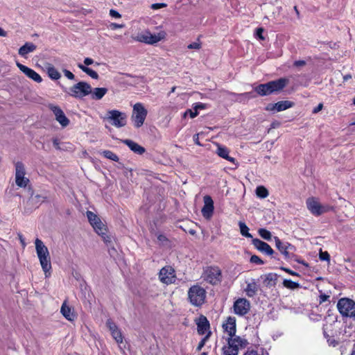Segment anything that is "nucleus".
I'll return each mask as SVG.
<instances>
[{
    "label": "nucleus",
    "instance_id": "f257e3e1",
    "mask_svg": "<svg viewBox=\"0 0 355 355\" xmlns=\"http://www.w3.org/2000/svg\"><path fill=\"white\" fill-rule=\"evenodd\" d=\"M35 250L40 265L45 276L47 277L51 275V257L47 247L42 240L36 239L35 241Z\"/></svg>",
    "mask_w": 355,
    "mask_h": 355
},
{
    "label": "nucleus",
    "instance_id": "f03ea898",
    "mask_svg": "<svg viewBox=\"0 0 355 355\" xmlns=\"http://www.w3.org/2000/svg\"><path fill=\"white\" fill-rule=\"evenodd\" d=\"M288 83V79L281 78L265 84H260L254 88V90L261 96H268L272 93L282 91Z\"/></svg>",
    "mask_w": 355,
    "mask_h": 355
},
{
    "label": "nucleus",
    "instance_id": "7ed1b4c3",
    "mask_svg": "<svg viewBox=\"0 0 355 355\" xmlns=\"http://www.w3.org/2000/svg\"><path fill=\"white\" fill-rule=\"evenodd\" d=\"M227 345L223 347V355H238L240 349L245 348L248 342L236 334L227 338Z\"/></svg>",
    "mask_w": 355,
    "mask_h": 355
},
{
    "label": "nucleus",
    "instance_id": "20e7f679",
    "mask_svg": "<svg viewBox=\"0 0 355 355\" xmlns=\"http://www.w3.org/2000/svg\"><path fill=\"white\" fill-rule=\"evenodd\" d=\"M206 293L200 286H192L188 291V300L193 306L200 307L205 302Z\"/></svg>",
    "mask_w": 355,
    "mask_h": 355
},
{
    "label": "nucleus",
    "instance_id": "39448f33",
    "mask_svg": "<svg viewBox=\"0 0 355 355\" xmlns=\"http://www.w3.org/2000/svg\"><path fill=\"white\" fill-rule=\"evenodd\" d=\"M166 33L164 31H161L157 34H152L149 30H145L138 33L134 37V40L139 42L152 45L164 39Z\"/></svg>",
    "mask_w": 355,
    "mask_h": 355
},
{
    "label": "nucleus",
    "instance_id": "423d86ee",
    "mask_svg": "<svg viewBox=\"0 0 355 355\" xmlns=\"http://www.w3.org/2000/svg\"><path fill=\"white\" fill-rule=\"evenodd\" d=\"M306 207L310 212L316 216L327 213L334 209L332 206L329 205H321L320 202L315 198H309L306 200Z\"/></svg>",
    "mask_w": 355,
    "mask_h": 355
},
{
    "label": "nucleus",
    "instance_id": "0eeeda50",
    "mask_svg": "<svg viewBox=\"0 0 355 355\" xmlns=\"http://www.w3.org/2000/svg\"><path fill=\"white\" fill-rule=\"evenodd\" d=\"M148 114L147 110L141 103H137L134 105L131 119L134 126L137 128L143 125Z\"/></svg>",
    "mask_w": 355,
    "mask_h": 355
},
{
    "label": "nucleus",
    "instance_id": "6e6552de",
    "mask_svg": "<svg viewBox=\"0 0 355 355\" xmlns=\"http://www.w3.org/2000/svg\"><path fill=\"white\" fill-rule=\"evenodd\" d=\"M337 308L343 317L355 315V302L349 298L343 297L338 300Z\"/></svg>",
    "mask_w": 355,
    "mask_h": 355
},
{
    "label": "nucleus",
    "instance_id": "1a4fd4ad",
    "mask_svg": "<svg viewBox=\"0 0 355 355\" xmlns=\"http://www.w3.org/2000/svg\"><path fill=\"white\" fill-rule=\"evenodd\" d=\"M275 246L277 250L282 254L286 259H291L295 258L294 252L296 248L288 242L282 241L277 236L274 237Z\"/></svg>",
    "mask_w": 355,
    "mask_h": 355
},
{
    "label": "nucleus",
    "instance_id": "9d476101",
    "mask_svg": "<svg viewBox=\"0 0 355 355\" xmlns=\"http://www.w3.org/2000/svg\"><path fill=\"white\" fill-rule=\"evenodd\" d=\"M92 92V87L86 82H79L70 88V95L75 98H83Z\"/></svg>",
    "mask_w": 355,
    "mask_h": 355
},
{
    "label": "nucleus",
    "instance_id": "9b49d317",
    "mask_svg": "<svg viewBox=\"0 0 355 355\" xmlns=\"http://www.w3.org/2000/svg\"><path fill=\"white\" fill-rule=\"evenodd\" d=\"M204 279L212 285L217 284L221 281V270L216 266L207 267L204 271Z\"/></svg>",
    "mask_w": 355,
    "mask_h": 355
},
{
    "label": "nucleus",
    "instance_id": "f8f14e48",
    "mask_svg": "<svg viewBox=\"0 0 355 355\" xmlns=\"http://www.w3.org/2000/svg\"><path fill=\"white\" fill-rule=\"evenodd\" d=\"M107 119L112 121V125L116 128H121L126 125V114L118 110L109 111L107 112Z\"/></svg>",
    "mask_w": 355,
    "mask_h": 355
},
{
    "label": "nucleus",
    "instance_id": "ddd939ff",
    "mask_svg": "<svg viewBox=\"0 0 355 355\" xmlns=\"http://www.w3.org/2000/svg\"><path fill=\"white\" fill-rule=\"evenodd\" d=\"M25 167L22 162L15 163V182L19 187H26L29 182V180L25 178Z\"/></svg>",
    "mask_w": 355,
    "mask_h": 355
},
{
    "label": "nucleus",
    "instance_id": "4468645a",
    "mask_svg": "<svg viewBox=\"0 0 355 355\" xmlns=\"http://www.w3.org/2000/svg\"><path fill=\"white\" fill-rule=\"evenodd\" d=\"M204 205L201 209L202 215L206 219H210L214 214V206L211 197L206 195L203 197Z\"/></svg>",
    "mask_w": 355,
    "mask_h": 355
},
{
    "label": "nucleus",
    "instance_id": "2eb2a0df",
    "mask_svg": "<svg viewBox=\"0 0 355 355\" xmlns=\"http://www.w3.org/2000/svg\"><path fill=\"white\" fill-rule=\"evenodd\" d=\"M250 304L245 298H239L234 303V313L239 315H245L250 310Z\"/></svg>",
    "mask_w": 355,
    "mask_h": 355
},
{
    "label": "nucleus",
    "instance_id": "dca6fc26",
    "mask_svg": "<svg viewBox=\"0 0 355 355\" xmlns=\"http://www.w3.org/2000/svg\"><path fill=\"white\" fill-rule=\"evenodd\" d=\"M252 242L254 248L263 254L271 257L275 254V251L267 243L259 239H253Z\"/></svg>",
    "mask_w": 355,
    "mask_h": 355
},
{
    "label": "nucleus",
    "instance_id": "f3484780",
    "mask_svg": "<svg viewBox=\"0 0 355 355\" xmlns=\"http://www.w3.org/2000/svg\"><path fill=\"white\" fill-rule=\"evenodd\" d=\"M16 65L19 69V70L22 71L28 78L38 83L42 81V78L40 75L33 69L28 68V67L19 63V62H16Z\"/></svg>",
    "mask_w": 355,
    "mask_h": 355
},
{
    "label": "nucleus",
    "instance_id": "a211bd4d",
    "mask_svg": "<svg viewBox=\"0 0 355 355\" xmlns=\"http://www.w3.org/2000/svg\"><path fill=\"white\" fill-rule=\"evenodd\" d=\"M159 277L163 283L171 284L174 281L175 270L170 266L164 267L160 270Z\"/></svg>",
    "mask_w": 355,
    "mask_h": 355
},
{
    "label": "nucleus",
    "instance_id": "6ab92c4d",
    "mask_svg": "<svg viewBox=\"0 0 355 355\" xmlns=\"http://www.w3.org/2000/svg\"><path fill=\"white\" fill-rule=\"evenodd\" d=\"M293 103L289 101H279L274 104H269L266 110L269 111L281 112L293 107Z\"/></svg>",
    "mask_w": 355,
    "mask_h": 355
},
{
    "label": "nucleus",
    "instance_id": "aec40b11",
    "mask_svg": "<svg viewBox=\"0 0 355 355\" xmlns=\"http://www.w3.org/2000/svg\"><path fill=\"white\" fill-rule=\"evenodd\" d=\"M223 328L228 334L229 337L234 336L236 334V318L234 317H228L223 324Z\"/></svg>",
    "mask_w": 355,
    "mask_h": 355
},
{
    "label": "nucleus",
    "instance_id": "412c9836",
    "mask_svg": "<svg viewBox=\"0 0 355 355\" xmlns=\"http://www.w3.org/2000/svg\"><path fill=\"white\" fill-rule=\"evenodd\" d=\"M93 228L103 238L105 243H108L111 242L110 237L107 234V228L101 220L96 223V225Z\"/></svg>",
    "mask_w": 355,
    "mask_h": 355
},
{
    "label": "nucleus",
    "instance_id": "4be33fe9",
    "mask_svg": "<svg viewBox=\"0 0 355 355\" xmlns=\"http://www.w3.org/2000/svg\"><path fill=\"white\" fill-rule=\"evenodd\" d=\"M209 329V322L207 318L201 315L197 322V330L200 335H204Z\"/></svg>",
    "mask_w": 355,
    "mask_h": 355
},
{
    "label": "nucleus",
    "instance_id": "5701e85b",
    "mask_svg": "<svg viewBox=\"0 0 355 355\" xmlns=\"http://www.w3.org/2000/svg\"><path fill=\"white\" fill-rule=\"evenodd\" d=\"M123 143L126 144L135 153L142 155L145 153L146 150L143 146L130 139H125L123 141Z\"/></svg>",
    "mask_w": 355,
    "mask_h": 355
},
{
    "label": "nucleus",
    "instance_id": "b1692460",
    "mask_svg": "<svg viewBox=\"0 0 355 355\" xmlns=\"http://www.w3.org/2000/svg\"><path fill=\"white\" fill-rule=\"evenodd\" d=\"M37 49V46L32 42H26L22 46H21L18 51L19 54L26 58L27 54L33 52Z\"/></svg>",
    "mask_w": 355,
    "mask_h": 355
},
{
    "label": "nucleus",
    "instance_id": "393cba45",
    "mask_svg": "<svg viewBox=\"0 0 355 355\" xmlns=\"http://www.w3.org/2000/svg\"><path fill=\"white\" fill-rule=\"evenodd\" d=\"M60 312L63 316L69 321H73L76 318V315L71 308L67 305L66 301L63 302L60 309Z\"/></svg>",
    "mask_w": 355,
    "mask_h": 355
},
{
    "label": "nucleus",
    "instance_id": "a878e982",
    "mask_svg": "<svg viewBox=\"0 0 355 355\" xmlns=\"http://www.w3.org/2000/svg\"><path fill=\"white\" fill-rule=\"evenodd\" d=\"M229 153H230V151L227 148L220 146V145H218V148L216 150V154L219 157H220L230 162L234 163L235 159L234 157L229 156Z\"/></svg>",
    "mask_w": 355,
    "mask_h": 355
},
{
    "label": "nucleus",
    "instance_id": "bb28decb",
    "mask_svg": "<svg viewBox=\"0 0 355 355\" xmlns=\"http://www.w3.org/2000/svg\"><path fill=\"white\" fill-rule=\"evenodd\" d=\"M277 275L275 273H268L263 277V284L268 288H271L276 285Z\"/></svg>",
    "mask_w": 355,
    "mask_h": 355
},
{
    "label": "nucleus",
    "instance_id": "cd10ccee",
    "mask_svg": "<svg viewBox=\"0 0 355 355\" xmlns=\"http://www.w3.org/2000/svg\"><path fill=\"white\" fill-rule=\"evenodd\" d=\"M107 92V89L105 87H96L94 90L92 89L90 94L92 99L100 100L105 95Z\"/></svg>",
    "mask_w": 355,
    "mask_h": 355
},
{
    "label": "nucleus",
    "instance_id": "c85d7f7f",
    "mask_svg": "<svg viewBox=\"0 0 355 355\" xmlns=\"http://www.w3.org/2000/svg\"><path fill=\"white\" fill-rule=\"evenodd\" d=\"M245 291L247 295L250 297L254 296L257 294L258 291V285L255 282L254 279H252L251 282L248 283Z\"/></svg>",
    "mask_w": 355,
    "mask_h": 355
},
{
    "label": "nucleus",
    "instance_id": "c756f323",
    "mask_svg": "<svg viewBox=\"0 0 355 355\" xmlns=\"http://www.w3.org/2000/svg\"><path fill=\"white\" fill-rule=\"evenodd\" d=\"M46 69L48 76L52 80H58L61 77L60 72L52 64H47Z\"/></svg>",
    "mask_w": 355,
    "mask_h": 355
},
{
    "label": "nucleus",
    "instance_id": "7c9ffc66",
    "mask_svg": "<svg viewBox=\"0 0 355 355\" xmlns=\"http://www.w3.org/2000/svg\"><path fill=\"white\" fill-rule=\"evenodd\" d=\"M78 67L79 69H80L86 73L87 75H89L90 77H92L94 79H98V74L96 71L92 70V69L84 66L82 64H78Z\"/></svg>",
    "mask_w": 355,
    "mask_h": 355
},
{
    "label": "nucleus",
    "instance_id": "2f4dec72",
    "mask_svg": "<svg viewBox=\"0 0 355 355\" xmlns=\"http://www.w3.org/2000/svg\"><path fill=\"white\" fill-rule=\"evenodd\" d=\"M239 226L242 236L247 238H252V234L249 233V228L245 223L239 221Z\"/></svg>",
    "mask_w": 355,
    "mask_h": 355
},
{
    "label": "nucleus",
    "instance_id": "473e14b6",
    "mask_svg": "<svg viewBox=\"0 0 355 355\" xmlns=\"http://www.w3.org/2000/svg\"><path fill=\"white\" fill-rule=\"evenodd\" d=\"M256 195L260 198H266L268 196V189L263 186H259L256 189Z\"/></svg>",
    "mask_w": 355,
    "mask_h": 355
},
{
    "label": "nucleus",
    "instance_id": "72a5a7b5",
    "mask_svg": "<svg viewBox=\"0 0 355 355\" xmlns=\"http://www.w3.org/2000/svg\"><path fill=\"white\" fill-rule=\"evenodd\" d=\"M86 214L88 220L93 227L96 225V223L101 220L96 214L91 211H87Z\"/></svg>",
    "mask_w": 355,
    "mask_h": 355
},
{
    "label": "nucleus",
    "instance_id": "f704fd0d",
    "mask_svg": "<svg viewBox=\"0 0 355 355\" xmlns=\"http://www.w3.org/2000/svg\"><path fill=\"white\" fill-rule=\"evenodd\" d=\"M55 119L63 128L67 127L70 123L69 119L65 116L64 112L60 115H58Z\"/></svg>",
    "mask_w": 355,
    "mask_h": 355
},
{
    "label": "nucleus",
    "instance_id": "c9c22d12",
    "mask_svg": "<svg viewBox=\"0 0 355 355\" xmlns=\"http://www.w3.org/2000/svg\"><path fill=\"white\" fill-rule=\"evenodd\" d=\"M101 154L107 159H109L110 160H112V161H114V162H118L119 161V157L115 154L113 152H112L111 150H103Z\"/></svg>",
    "mask_w": 355,
    "mask_h": 355
},
{
    "label": "nucleus",
    "instance_id": "e433bc0d",
    "mask_svg": "<svg viewBox=\"0 0 355 355\" xmlns=\"http://www.w3.org/2000/svg\"><path fill=\"white\" fill-rule=\"evenodd\" d=\"M283 285L284 287L290 289H295L300 287V284L298 283L293 282L291 279H284L283 281Z\"/></svg>",
    "mask_w": 355,
    "mask_h": 355
},
{
    "label": "nucleus",
    "instance_id": "4c0bfd02",
    "mask_svg": "<svg viewBox=\"0 0 355 355\" xmlns=\"http://www.w3.org/2000/svg\"><path fill=\"white\" fill-rule=\"evenodd\" d=\"M259 234L265 240L270 241L272 239V234L266 229L261 228L258 230Z\"/></svg>",
    "mask_w": 355,
    "mask_h": 355
},
{
    "label": "nucleus",
    "instance_id": "58836bf2",
    "mask_svg": "<svg viewBox=\"0 0 355 355\" xmlns=\"http://www.w3.org/2000/svg\"><path fill=\"white\" fill-rule=\"evenodd\" d=\"M49 108L50 110H51L53 112L55 118L58 117V115H60L61 114L63 113V111L59 106H57V105H55L53 104H50L49 105Z\"/></svg>",
    "mask_w": 355,
    "mask_h": 355
},
{
    "label": "nucleus",
    "instance_id": "ea45409f",
    "mask_svg": "<svg viewBox=\"0 0 355 355\" xmlns=\"http://www.w3.org/2000/svg\"><path fill=\"white\" fill-rule=\"evenodd\" d=\"M113 338L118 343H121L123 342V336L121 334V332L119 329L111 333Z\"/></svg>",
    "mask_w": 355,
    "mask_h": 355
},
{
    "label": "nucleus",
    "instance_id": "a19ab883",
    "mask_svg": "<svg viewBox=\"0 0 355 355\" xmlns=\"http://www.w3.org/2000/svg\"><path fill=\"white\" fill-rule=\"evenodd\" d=\"M106 325L108 327V329H110V331H111V333L119 329L116 324L111 319H108L107 320Z\"/></svg>",
    "mask_w": 355,
    "mask_h": 355
},
{
    "label": "nucleus",
    "instance_id": "79ce46f5",
    "mask_svg": "<svg viewBox=\"0 0 355 355\" xmlns=\"http://www.w3.org/2000/svg\"><path fill=\"white\" fill-rule=\"evenodd\" d=\"M211 334V332L209 331L208 334L200 340V342L198 343V345L197 346L196 350L198 352H200L202 348L205 346L206 341L209 338V336Z\"/></svg>",
    "mask_w": 355,
    "mask_h": 355
},
{
    "label": "nucleus",
    "instance_id": "37998d69",
    "mask_svg": "<svg viewBox=\"0 0 355 355\" xmlns=\"http://www.w3.org/2000/svg\"><path fill=\"white\" fill-rule=\"evenodd\" d=\"M319 257L321 261H329L330 260L329 254L327 251L322 252V250H320V251Z\"/></svg>",
    "mask_w": 355,
    "mask_h": 355
},
{
    "label": "nucleus",
    "instance_id": "c03bdc74",
    "mask_svg": "<svg viewBox=\"0 0 355 355\" xmlns=\"http://www.w3.org/2000/svg\"><path fill=\"white\" fill-rule=\"evenodd\" d=\"M250 262L258 265H262L264 263L263 261L257 255H252L250 257Z\"/></svg>",
    "mask_w": 355,
    "mask_h": 355
},
{
    "label": "nucleus",
    "instance_id": "a18cd8bd",
    "mask_svg": "<svg viewBox=\"0 0 355 355\" xmlns=\"http://www.w3.org/2000/svg\"><path fill=\"white\" fill-rule=\"evenodd\" d=\"M189 114L190 117L191 119H193L195 118L196 116H198V112H197L196 110H194L193 109V110H191V109H189L187 110L184 113V117H185L187 116V114Z\"/></svg>",
    "mask_w": 355,
    "mask_h": 355
},
{
    "label": "nucleus",
    "instance_id": "49530a36",
    "mask_svg": "<svg viewBox=\"0 0 355 355\" xmlns=\"http://www.w3.org/2000/svg\"><path fill=\"white\" fill-rule=\"evenodd\" d=\"M189 49H200L201 48V43L198 41L193 42L187 46Z\"/></svg>",
    "mask_w": 355,
    "mask_h": 355
},
{
    "label": "nucleus",
    "instance_id": "de8ad7c7",
    "mask_svg": "<svg viewBox=\"0 0 355 355\" xmlns=\"http://www.w3.org/2000/svg\"><path fill=\"white\" fill-rule=\"evenodd\" d=\"M206 108V105L202 103H196L193 105V109L198 112V110H203Z\"/></svg>",
    "mask_w": 355,
    "mask_h": 355
},
{
    "label": "nucleus",
    "instance_id": "09e8293b",
    "mask_svg": "<svg viewBox=\"0 0 355 355\" xmlns=\"http://www.w3.org/2000/svg\"><path fill=\"white\" fill-rule=\"evenodd\" d=\"M166 6V3H156L151 5V8L153 10H157L159 8H165Z\"/></svg>",
    "mask_w": 355,
    "mask_h": 355
},
{
    "label": "nucleus",
    "instance_id": "8fccbe9b",
    "mask_svg": "<svg viewBox=\"0 0 355 355\" xmlns=\"http://www.w3.org/2000/svg\"><path fill=\"white\" fill-rule=\"evenodd\" d=\"M63 73L64 74V76L69 80H73L75 76L73 74V73H71L70 71L67 70V69H64L63 70Z\"/></svg>",
    "mask_w": 355,
    "mask_h": 355
},
{
    "label": "nucleus",
    "instance_id": "3c124183",
    "mask_svg": "<svg viewBox=\"0 0 355 355\" xmlns=\"http://www.w3.org/2000/svg\"><path fill=\"white\" fill-rule=\"evenodd\" d=\"M263 32V28H259L257 29V31H256V35L261 40H264V37L262 35Z\"/></svg>",
    "mask_w": 355,
    "mask_h": 355
},
{
    "label": "nucleus",
    "instance_id": "603ef678",
    "mask_svg": "<svg viewBox=\"0 0 355 355\" xmlns=\"http://www.w3.org/2000/svg\"><path fill=\"white\" fill-rule=\"evenodd\" d=\"M281 270L288 272V274L293 275V276H299L298 273L296 272H294L288 268H284V267H282L281 268Z\"/></svg>",
    "mask_w": 355,
    "mask_h": 355
},
{
    "label": "nucleus",
    "instance_id": "864d4df0",
    "mask_svg": "<svg viewBox=\"0 0 355 355\" xmlns=\"http://www.w3.org/2000/svg\"><path fill=\"white\" fill-rule=\"evenodd\" d=\"M110 16L115 18H120L121 17V15L116 10L112 9L110 10Z\"/></svg>",
    "mask_w": 355,
    "mask_h": 355
},
{
    "label": "nucleus",
    "instance_id": "5fc2aeb1",
    "mask_svg": "<svg viewBox=\"0 0 355 355\" xmlns=\"http://www.w3.org/2000/svg\"><path fill=\"white\" fill-rule=\"evenodd\" d=\"M329 298V295H327L326 294H321L320 295V304H322V303L326 302L327 300H328Z\"/></svg>",
    "mask_w": 355,
    "mask_h": 355
},
{
    "label": "nucleus",
    "instance_id": "6e6d98bb",
    "mask_svg": "<svg viewBox=\"0 0 355 355\" xmlns=\"http://www.w3.org/2000/svg\"><path fill=\"white\" fill-rule=\"evenodd\" d=\"M123 26H124V25H123V24H116V23H112L110 24V28L112 30L121 28H123Z\"/></svg>",
    "mask_w": 355,
    "mask_h": 355
},
{
    "label": "nucleus",
    "instance_id": "4d7b16f0",
    "mask_svg": "<svg viewBox=\"0 0 355 355\" xmlns=\"http://www.w3.org/2000/svg\"><path fill=\"white\" fill-rule=\"evenodd\" d=\"M306 64V62L304 60H297L294 62V66L295 67H302Z\"/></svg>",
    "mask_w": 355,
    "mask_h": 355
},
{
    "label": "nucleus",
    "instance_id": "13d9d810",
    "mask_svg": "<svg viewBox=\"0 0 355 355\" xmlns=\"http://www.w3.org/2000/svg\"><path fill=\"white\" fill-rule=\"evenodd\" d=\"M322 107L323 105L322 103L318 104V106L313 109V113L316 114L319 112L322 109Z\"/></svg>",
    "mask_w": 355,
    "mask_h": 355
},
{
    "label": "nucleus",
    "instance_id": "bf43d9fd",
    "mask_svg": "<svg viewBox=\"0 0 355 355\" xmlns=\"http://www.w3.org/2000/svg\"><path fill=\"white\" fill-rule=\"evenodd\" d=\"M94 63V60L90 58H86L84 60V64L87 66L92 64Z\"/></svg>",
    "mask_w": 355,
    "mask_h": 355
},
{
    "label": "nucleus",
    "instance_id": "052dcab7",
    "mask_svg": "<svg viewBox=\"0 0 355 355\" xmlns=\"http://www.w3.org/2000/svg\"><path fill=\"white\" fill-rule=\"evenodd\" d=\"M193 141L198 146H201V144L199 141V134H196L193 135Z\"/></svg>",
    "mask_w": 355,
    "mask_h": 355
},
{
    "label": "nucleus",
    "instance_id": "680f3d73",
    "mask_svg": "<svg viewBox=\"0 0 355 355\" xmlns=\"http://www.w3.org/2000/svg\"><path fill=\"white\" fill-rule=\"evenodd\" d=\"M157 240L161 243H164L167 241V239L164 235L159 234L157 236Z\"/></svg>",
    "mask_w": 355,
    "mask_h": 355
},
{
    "label": "nucleus",
    "instance_id": "e2e57ef3",
    "mask_svg": "<svg viewBox=\"0 0 355 355\" xmlns=\"http://www.w3.org/2000/svg\"><path fill=\"white\" fill-rule=\"evenodd\" d=\"M244 355H259L258 352L254 349L248 350Z\"/></svg>",
    "mask_w": 355,
    "mask_h": 355
},
{
    "label": "nucleus",
    "instance_id": "0e129e2a",
    "mask_svg": "<svg viewBox=\"0 0 355 355\" xmlns=\"http://www.w3.org/2000/svg\"><path fill=\"white\" fill-rule=\"evenodd\" d=\"M53 146L56 148H60V146H59V141L58 139H54L53 140Z\"/></svg>",
    "mask_w": 355,
    "mask_h": 355
},
{
    "label": "nucleus",
    "instance_id": "69168bd1",
    "mask_svg": "<svg viewBox=\"0 0 355 355\" xmlns=\"http://www.w3.org/2000/svg\"><path fill=\"white\" fill-rule=\"evenodd\" d=\"M7 35V32L0 27V36L6 37Z\"/></svg>",
    "mask_w": 355,
    "mask_h": 355
},
{
    "label": "nucleus",
    "instance_id": "338daca9",
    "mask_svg": "<svg viewBox=\"0 0 355 355\" xmlns=\"http://www.w3.org/2000/svg\"><path fill=\"white\" fill-rule=\"evenodd\" d=\"M352 78V76L350 74H346L343 76V80L347 81Z\"/></svg>",
    "mask_w": 355,
    "mask_h": 355
},
{
    "label": "nucleus",
    "instance_id": "774afa93",
    "mask_svg": "<svg viewBox=\"0 0 355 355\" xmlns=\"http://www.w3.org/2000/svg\"><path fill=\"white\" fill-rule=\"evenodd\" d=\"M243 95H245V96H248L249 98L254 96L252 95V92H246V93L243 94Z\"/></svg>",
    "mask_w": 355,
    "mask_h": 355
}]
</instances>
